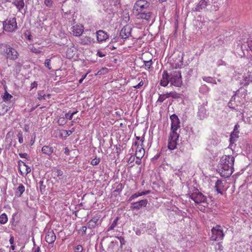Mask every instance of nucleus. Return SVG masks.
Segmentation results:
<instances>
[{
  "label": "nucleus",
  "instance_id": "obj_1",
  "mask_svg": "<svg viewBox=\"0 0 252 252\" xmlns=\"http://www.w3.org/2000/svg\"><path fill=\"white\" fill-rule=\"evenodd\" d=\"M170 119L171 121V132L168 137L167 147L169 150H173L177 147V141L179 137V133L177 131L181 126V123L176 114H172Z\"/></svg>",
  "mask_w": 252,
  "mask_h": 252
},
{
  "label": "nucleus",
  "instance_id": "obj_2",
  "mask_svg": "<svg viewBox=\"0 0 252 252\" xmlns=\"http://www.w3.org/2000/svg\"><path fill=\"white\" fill-rule=\"evenodd\" d=\"M235 158L231 156H223L218 165L217 170L220 175L224 178L230 177L233 172Z\"/></svg>",
  "mask_w": 252,
  "mask_h": 252
},
{
  "label": "nucleus",
  "instance_id": "obj_3",
  "mask_svg": "<svg viewBox=\"0 0 252 252\" xmlns=\"http://www.w3.org/2000/svg\"><path fill=\"white\" fill-rule=\"evenodd\" d=\"M0 54L7 59L13 61L16 60L19 56L18 52L15 48L6 44H0Z\"/></svg>",
  "mask_w": 252,
  "mask_h": 252
},
{
  "label": "nucleus",
  "instance_id": "obj_4",
  "mask_svg": "<svg viewBox=\"0 0 252 252\" xmlns=\"http://www.w3.org/2000/svg\"><path fill=\"white\" fill-rule=\"evenodd\" d=\"M188 195L190 198L194 201L195 203L199 204L202 203L204 206H208V202L207 197L200 192L197 189H194L192 192H189Z\"/></svg>",
  "mask_w": 252,
  "mask_h": 252
},
{
  "label": "nucleus",
  "instance_id": "obj_5",
  "mask_svg": "<svg viewBox=\"0 0 252 252\" xmlns=\"http://www.w3.org/2000/svg\"><path fill=\"white\" fill-rule=\"evenodd\" d=\"M3 28L7 32H13L17 29V25L15 17L7 18L3 22Z\"/></svg>",
  "mask_w": 252,
  "mask_h": 252
},
{
  "label": "nucleus",
  "instance_id": "obj_6",
  "mask_svg": "<svg viewBox=\"0 0 252 252\" xmlns=\"http://www.w3.org/2000/svg\"><path fill=\"white\" fill-rule=\"evenodd\" d=\"M212 236L211 239L212 241L222 240L224 236L222 228L220 225H217L213 227L212 229Z\"/></svg>",
  "mask_w": 252,
  "mask_h": 252
},
{
  "label": "nucleus",
  "instance_id": "obj_7",
  "mask_svg": "<svg viewBox=\"0 0 252 252\" xmlns=\"http://www.w3.org/2000/svg\"><path fill=\"white\" fill-rule=\"evenodd\" d=\"M170 83L174 86L180 87L182 85L181 73L180 71L172 73L170 76Z\"/></svg>",
  "mask_w": 252,
  "mask_h": 252
},
{
  "label": "nucleus",
  "instance_id": "obj_8",
  "mask_svg": "<svg viewBox=\"0 0 252 252\" xmlns=\"http://www.w3.org/2000/svg\"><path fill=\"white\" fill-rule=\"evenodd\" d=\"M150 2L146 0H138L133 5V9L135 10L137 13L144 11L150 6Z\"/></svg>",
  "mask_w": 252,
  "mask_h": 252
},
{
  "label": "nucleus",
  "instance_id": "obj_9",
  "mask_svg": "<svg viewBox=\"0 0 252 252\" xmlns=\"http://www.w3.org/2000/svg\"><path fill=\"white\" fill-rule=\"evenodd\" d=\"M71 32L75 36H79L82 35L84 32V27L81 24L73 25L71 28Z\"/></svg>",
  "mask_w": 252,
  "mask_h": 252
},
{
  "label": "nucleus",
  "instance_id": "obj_10",
  "mask_svg": "<svg viewBox=\"0 0 252 252\" xmlns=\"http://www.w3.org/2000/svg\"><path fill=\"white\" fill-rule=\"evenodd\" d=\"M133 145L136 146L135 156L138 159H141L145 155V150L142 145H139L137 142H135Z\"/></svg>",
  "mask_w": 252,
  "mask_h": 252
},
{
  "label": "nucleus",
  "instance_id": "obj_11",
  "mask_svg": "<svg viewBox=\"0 0 252 252\" xmlns=\"http://www.w3.org/2000/svg\"><path fill=\"white\" fill-rule=\"evenodd\" d=\"M183 57L182 55L178 54L177 57L173 58L172 64L175 68H180L183 65Z\"/></svg>",
  "mask_w": 252,
  "mask_h": 252
},
{
  "label": "nucleus",
  "instance_id": "obj_12",
  "mask_svg": "<svg viewBox=\"0 0 252 252\" xmlns=\"http://www.w3.org/2000/svg\"><path fill=\"white\" fill-rule=\"evenodd\" d=\"M212 0H200L197 5L195 7V10L200 11L206 8L208 6L211 5Z\"/></svg>",
  "mask_w": 252,
  "mask_h": 252
},
{
  "label": "nucleus",
  "instance_id": "obj_13",
  "mask_svg": "<svg viewBox=\"0 0 252 252\" xmlns=\"http://www.w3.org/2000/svg\"><path fill=\"white\" fill-rule=\"evenodd\" d=\"M96 39L98 42L100 43L106 41L109 37L106 32L102 30H99L96 32Z\"/></svg>",
  "mask_w": 252,
  "mask_h": 252
},
{
  "label": "nucleus",
  "instance_id": "obj_14",
  "mask_svg": "<svg viewBox=\"0 0 252 252\" xmlns=\"http://www.w3.org/2000/svg\"><path fill=\"white\" fill-rule=\"evenodd\" d=\"M131 28L129 26H124L120 31V36L123 39H126L131 36Z\"/></svg>",
  "mask_w": 252,
  "mask_h": 252
},
{
  "label": "nucleus",
  "instance_id": "obj_15",
  "mask_svg": "<svg viewBox=\"0 0 252 252\" xmlns=\"http://www.w3.org/2000/svg\"><path fill=\"white\" fill-rule=\"evenodd\" d=\"M19 170L21 175H24L25 174V175H27L28 174L31 172V169L30 167L28 166L24 161L19 160Z\"/></svg>",
  "mask_w": 252,
  "mask_h": 252
},
{
  "label": "nucleus",
  "instance_id": "obj_16",
  "mask_svg": "<svg viewBox=\"0 0 252 252\" xmlns=\"http://www.w3.org/2000/svg\"><path fill=\"white\" fill-rule=\"evenodd\" d=\"M148 203L147 199H143L131 203V209L138 210L143 207H146Z\"/></svg>",
  "mask_w": 252,
  "mask_h": 252
},
{
  "label": "nucleus",
  "instance_id": "obj_17",
  "mask_svg": "<svg viewBox=\"0 0 252 252\" xmlns=\"http://www.w3.org/2000/svg\"><path fill=\"white\" fill-rule=\"evenodd\" d=\"M153 13L151 11H143L137 13L138 18L142 20H145L147 21L151 20Z\"/></svg>",
  "mask_w": 252,
  "mask_h": 252
},
{
  "label": "nucleus",
  "instance_id": "obj_18",
  "mask_svg": "<svg viewBox=\"0 0 252 252\" xmlns=\"http://www.w3.org/2000/svg\"><path fill=\"white\" fill-rule=\"evenodd\" d=\"M45 241L49 244H53L56 239V236L53 230L49 231L46 235Z\"/></svg>",
  "mask_w": 252,
  "mask_h": 252
},
{
  "label": "nucleus",
  "instance_id": "obj_19",
  "mask_svg": "<svg viewBox=\"0 0 252 252\" xmlns=\"http://www.w3.org/2000/svg\"><path fill=\"white\" fill-rule=\"evenodd\" d=\"M207 116V110L205 106L201 105L198 107L197 117L200 120L204 119Z\"/></svg>",
  "mask_w": 252,
  "mask_h": 252
},
{
  "label": "nucleus",
  "instance_id": "obj_20",
  "mask_svg": "<svg viewBox=\"0 0 252 252\" xmlns=\"http://www.w3.org/2000/svg\"><path fill=\"white\" fill-rule=\"evenodd\" d=\"M99 220L98 216H94L91 220L88 222V228L89 229H93L98 225V221Z\"/></svg>",
  "mask_w": 252,
  "mask_h": 252
},
{
  "label": "nucleus",
  "instance_id": "obj_21",
  "mask_svg": "<svg viewBox=\"0 0 252 252\" xmlns=\"http://www.w3.org/2000/svg\"><path fill=\"white\" fill-rule=\"evenodd\" d=\"M170 82V76L167 71H164L162 74V78L160 80V84L163 87H166Z\"/></svg>",
  "mask_w": 252,
  "mask_h": 252
},
{
  "label": "nucleus",
  "instance_id": "obj_22",
  "mask_svg": "<svg viewBox=\"0 0 252 252\" xmlns=\"http://www.w3.org/2000/svg\"><path fill=\"white\" fill-rule=\"evenodd\" d=\"M225 182H223L222 181L218 180L215 184V188L217 191L222 194L223 193V189L224 187V184Z\"/></svg>",
  "mask_w": 252,
  "mask_h": 252
},
{
  "label": "nucleus",
  "instance_id": "obj_23",
  "mask_svg": "<svg viewBox=\"0 0 252 252\" xmlns=\"http://www.w3.org/2000/svg\"><path fill=\"white\" fill-rule=\"evenodd\" d=\"M252 82V74L251 73H248L243 76V81L241 83L245 86H248L250 83Z\"/></svg>",
  "mask_w": 252,
  "mask_h": 252
},
{
  "label": "nucleus",
  "instance_id": "obj_24",
  "mask_svg": "<svg viewBox=\"0 0 252 252\" xmlns=\"http://www.w3.org/2000/svg\"><path fill=\"white\" fill-rule=\"evenodd\" d=\"M12 4L16 6L19 12L21 11L25 6L24 0H13Z\"/></svg>",
  "mask_w": 252,
  "mask_h": 252
},
{
  "label": "nucleus",
  "instance_id": "obj_25",
  "mask_svg": "<svg viewBox=\"0 0 252 252\" xmlns=\"http://www.w3.org/2000/svg\"><path fill=\"white\" fill-rule=\"evenodd\" d=\"M41 151L43 154L50 156L54 152V149L50 146H44L42 148Z\"/></svg>",
  "mask_w": 252,
  "mask_h": 252
},
{
  "label": "nucleus",
  "instance_id": "obj_26",
  "mask_svg": "<svg viewBox=\"0 0 252 252\" xmlns=\"http://www.w3.org/2000/svg\"><path fill=\"white\" fill-rule=\"evenodd\" d=\"M119 219L120 218L117 217L113 220V221L111 223H110V224L108 225L107 228V232H109L111 230H113L114 229L115 227H117L118 224V221Z\"/></svg>",
  "mask_w": 252,
  "mask_h": 252
},
{
  "label": "nucleus",
  "instance_id": "obj_27",
  "mask_svg": "<svg viewBox=\"0 0 252 252\" xmlns=\"http://www.w3.org/2000/svg\"><path fill=\"white\" fill-rule=\"evenodd\" d=\"M76 53V49L74 46L68 48L66 50V57L68 59H72Z\"/></svg>",
  "mask_w": 252,
  "mask_h": 252
},
{
  "label": "nucleus",
  "instance_id": "obj_28",
  "mask_svg": "<svg viewBox=\"0 0 252 252\" xmlns=\"http://www.w3.org/2000/svg\"><path fill=\"white\" fill-rule=\"evenodd\" d=\"M25 190V186L23 184H20L15 192V195L18 197H21L22 194L24 192Z\"/></svg>",
  "mask_w": 252,
  "mask_h": 252
},
{
  "label": "nucleus",
  "instance_id": "obj_29",
  "mask_svg": "<svg viewBox=\"0 0 252 252\" xmlns=\"http://www.w3.org/2000/svg\"><path fill=\"white\" fill-rule=\"evenodd\" d=\"M236 94H234L231 98L230 101L228 103V106L230 108L232 109H236V106L237 104H236Z\"/></svg>",
  "mask_w": 252,
  "mask_h": 252
},
{
  "label": "nucleus",
  "instance_id": "obj_30",
  "mask_svg": "<svg viewBox=\"0 0 252 252\" xmlns=\"http://www.w3.org/2000/svg\"><path fill=\"white\" fill-rule=\"evenodd\" d=\"M239 131H233L230 134V141L231 143H234L238 138Z\"/></svg>",
  "mask_w": 252,
  "mask_h": 252
},
{
  "label": "nucleus",
  "instance_id": "obj_31",
  "mask_svg": "<svg viewBox=\"0 0 252 252\" xmlns=\"http://www.w3.org/2000/svg\"><path fill=\"white\" fill-rule=\"evenodd\" d=\"M52 175L54 176V178L55 177H60L63 176V171L60 169L54 168L52 170Z\"/></svg>",
  "mask_w": 252,
  "mask_h": 252
},
{
  "label": "nucleus",
  "instance_id": "obj_32",
  "mask_svg": "<svg viewBox=\"0 0 252 252\" xmlns=\"http://www.w3.org/2000/svg\"><path fill=\"white\" fill-rule=\"evenodd\" d=\"M91 42V37L89 36H85L80 39V43L82 45H86Z\"/></svg>",
  "mask_w": 252,
  "mask_h": 252
},
{
  "label": "nucleus",
  "instance_id": "obj_33",
  "mask_svg": "<svg viewBox=\"0 0 252 252\" xmlns=\"http://www.w3.org/2000/svg\"><path fill=\"white\" fill-rule=\"evenodd\" d=\"M8 221L7 216L5 213H3L0 215V223L1 224H5Z\"/></svg>",
  "mask_w": 252,
  "mask_h": 252
},
{
  "label": "nucleus",
  "instance_id": "obj_34",
  "mask_svg": "<svg viewBox=\"0 0 252 252\" xmlns=\"http://www.w3.org/2000/svg\"><path fill=\"white\" fill-rule=\"evenodd\" d=\"M7 110V107L5 104L0 103V115L5 114Z\"/></svg>",
  "mask_w": 252,
  "mask_h": 252
},
{
  "label": "nucleus",
  "instance_id": "obj_35",
  "mask_svg": "<svg viewBox=\"0 0 252 252\" xmlns=\"http://www.w3.org/2000/svg\"><path fill=\"white\" fill-rule=\"evenodd\" d=\"M203 80L205 81L206 82L209 83H213L216 84L217 82L213 78L211 77H203Z\"/></svg>",
  "mask_w": 252,
  "mask_h": 252
},
{
  "label": "nucleus",
  "instance_id": "obj_36",
  "mask_svg": "<svg viewBox=\"0 0 252 252\" xmlns=\"http://www.w3.org/2000/svg\"><path fill=\"white\" fill-rule=\"evenodd\" d=\"M13 98V96L8 93L7 92L3 95L2 98L5 102L8 101Z\"/></svg>",
  "mask_w": 252,
  "mask_h": 252
},
{
  "label": "nucleus",
  "instance_id": "obj_37",
  "mask_svg": "<svg viewBox=\"0 0 252 252\" xmlns=\"http://www.w3.org/2000/svg\"><path fill=\"white\" fill-rule=\"evenodd\" d=\"M108 72V69L106 67H102L97 72L96 75H104Z\"/></svg>",
  "mask_w": 252,
  "mask_h": 252
},
{
  "label": "nucleus",
  "instance_id": "obj_38",
  "mask_svg": "<svg viewBox=\"0 0 252 252\" xmlns=\"http://www.w3.org/2000/svg\"><path fill=\"white\" fill-rule=\"evenodd\" d=\"M37 95V98L40 100L44 99L46 98V95L43 93V91H39L38 92Z\"/></svg>",
  "mask_w": 252,
  "mask_h": 252
},
{
  "label": "nucleus",
  "instance_id": "obj_39",
  "mask_svg": "<svg viewBox=\"0 0 252 252\" xmlns=\"http://www.w3.org/2000/svg\"><path fill=\"white\" fill-rule=\"evenodd\" d=\"M100 158H95L91 160V164L93 165H96L100 162Z\"/></svg>",
  "mask_w": 252,
  "mask_h": 252
},
{
  "label": "nucleus",
  "instance_id": "obj_40",
  "mask_svg": "<svg viewBox=\"0 0 252 252\" xmlns=\"http://www.w3.org/2000/svg\"><path fill=\"white\" fill-rule=\"evenodd\" d=\"M166 98V97H165V95L162 94H159L158 99L157 101V103H162L164 101V100Z\"/></svg>",
  "mask_w": 252,
  "mask_h": 252
},
{
  "label": "nucleus",
  "instance_id": "obj_41",
  "mask_svg": "<svg viewBox=\"0 0 252 252\" xmlns=\"http://www.w3.org/2000/svg\"><path fill=\"white\" fill-rule=\"evenodd\" d=\"M17 137H18V141L21 144L23 143L24 139H23V133L22 131H19L17 135Z\"/></svg>",
  "mask_w": 252,
  "mask_h": 252
},
{
  "label": "nucleus",
  "instance_id": "obj_42",
  "mask_svg": "<svg viewBox=\"0 0 252 252\" xmlns=\"http://www.w3.org/2000/svg\"><path fill=\"white\" fill-rule=\"evenodd\" d=\"M140 196V194L139 192L135 193L133 194H132L128 199V201L129 202H131L133 199L137 198L138 197Z\"/></svg>",
  "mask_w": 252,
  "mask_h": 252
},
{
  "label": "nucleus",
  "instance_id": "obj_43",
  "mask_svg": "<svg viewBox=\"0 0 252 252\" xmlns=\"http://www.w3.org/2000/svg\"><path fill=\"white\" fill-rule=\"evenodd\" d=\"M87 227L85 226H82L80 229L78 230L79 232H81V235H84L86 234Z\"/></svg>",
  "mask_w": 252,
  "mask_h": 252
},
{
  "label": "nucleus",
  "instance_id": "obj_44",
  "mask_svg": "<svg viewBox=\"0 0 252 252\" xmlns=\"http://www.w3.org/2000/svg\"><path fill=\"white\" fill-rule=\"evenodd\" d=\"M118 239L119 240L120 242V248H122L123 245L125 244V241L122 236L117 237Z\"/></svg>",
  "mask_w": 252,
  "mask_h": 252
},
{
  "label": "nucleus",
  "instance_id": "obj_45",
  "mask_svg": "<svg viewBox=\"0 0 252 252\" xmlns=\"http://www.w3.org/2000/svg\"><path fill=\"white\" fill-rule=\"evenodd\" d=\"M123 189V186L122 184L120 183L116 186L115 191L120 192H121Z\"/></svg>",
  "mask_w": 252,
  "mask_h": 252
},
{
  "label": "nucleus",
  "instance_id": "obj_46",
  "mask_svg": "<svg viewBox=\"0 0 252 252\" xmlns=\"http://www.w3.org/2000/svg\"><path fill=\"white\" fill-rule=\"evenodd\" d=\"M44 4L48 7H51L53 4V0H44Z\"/></svg>",
  "mask_w": 252,
  "mask_h": 252
},
{
  "label": "nucleus",
  "instance_id": "obj_47",
  "mask_svg": "<svg viewBox=\"0 0 252 252\" xmlns=\"http://www.w3.org/2000/svg\"><path fill=\"white\" fill-rule=\"evenodd\" d=\"M50 62H51L50 59H46L44 63L45 66L50 70L51 69Z\"/></svg>",
  "mask_w": 252,
  "mask_h": 252
},
{
  "label": "nucleus",
  "instance_id": "obj_48",
  "mask_svg": "<svg viewBox=\"0 0 252 252\" xmlns=\"http://www.w3.org/2000/svg\"><path fill=\"white\" fill-rule=\"evenodd\" d=\"M83 250V248L81 245H78L74 248L75 252H82Z\"/></svg>",
  "mask_w": 252,
  "mask_h": 252
},
{
  "label": "nucleus",
  "instance_id": "obj_49",
  "mask_svg": "<svg viewBox=\"0 0 252 252\" xmlns=\"http://www.w3.org/2000/svg\"><path fill=\"white\" fill-rule=\"evenodd\" d=\"M171 97L173 98H179L181 97V94L176 92H172Z\"/></svg>",
  "mask_w": 252,
  "mask_h": 252
},
{
  "label": "nucleus",
  "instance_id": "obj_50",
  "mask_svg": "<svg viewBox=\"0 0 252 252\" xmlns=\"http://www.w3.org/2000/svg\"><path fill=\"white\" fill-rule=\"evenodd\" d=\"M152 63H153V62H152V60L144 62V64H145V66L147 67L148 68H150V66L152 64Z\"/></svg>",
  "mask_w": 252,
  "mask_h": 252
},
{
  "label": "nucleus",
  "instance_id": "obj_51",
  "mask_svg": "<svg viewBox=\"0 0 252 252\" xmlns=\"http://www.w3.org/2000/svg\"><path fill=\"white\" fill-rule=\"evenodd\" d=\"M118 246V244L117 242H111L109 245L108 249H113L115 246Z\"/></svg>",
  "mask_w": 252,
  "mask_h": 252
},
{
  "label": "nucleus",
  "instance_id": "obj_52",
  "mask_svg": "<svg viewBox=\"0 0 252 252\" xmlns=\"http://www.w3.org/2000/svg\"><path fill=\"white\" fill-rule=\"evenodd\" d=\"M31 51L33 52V53H36V54H39L41 52V51L38 50L37 49H36L35 47L34 46H32L31 48Z\"/></svg>",
  "mask_w": 252,
  "mask_h": 252
},
{
  "label": "nucleus",
  "instance_id": "obj_53",
  "mask_svg": "<svg viewBox=\"0 0 252 252\" xmlns=\"http://www.w3.org/2000/svg\"><path fill=\"white\" fill-rule=\"evenodd\" d=\"M72 116L71 115L70 111H69L68 113L65 114V118L66 119L71 120H72Z\"/></svg>",
  "mask_w": 252,
  "mask_h": 252
},
{
  "label": "nucleus",
  "instance_id": "obj_54",
  "mask_svg": "<svg viewBox=\"0 0 252 252\" xmlns=\"http://www.w3.org/2000/svg\"><path fill=\"white\" fill-rule=\"evenodd\" d=\"M43 181H40L39 182V184H40V187H39L40 190L42 193H43L42 190H44L45 188V186L43 185Z\"/></svg>",
  "mask_w": 252,
  "mask_h": 252
},
{
  "label": "nucleus",
  "instance_id": "obj_55",
  "mask_svg": "<svg viewBox=\"0 0 252 252\" xmlns=\"http://www.w3.org/2000/svg\"><path fill=\"white\" fill-rule=\"evenodd\" d=\"M144 84V83L142 80H141L137 85L133 86V87L135 89H139L141 87H142Z\"/></svg>",
  "mask_w": 252,
  "mask_h": 252
},
{
  "label": "nucleus",
  "instance_id": "obj_56",
  "mask_svg": "<svg viewBox=\"0 0 252 252\" xmlns=\"http://www.w3.org/2000/svg\"><path fill=\"white\" fill-rule=\"evenodd\" d=\"M19 155L20 157L21 158H25L27 159L28 157V156L27 153H19Z\"/></svg>",
  "mask_w": 252,
  "mask_h": 252
},
{
  "label": "nucleus",
  "instance_id": "obj_57",
  "mask_svg": "<svg viewBox=\"0 0 252 252\" xmlns=\"http://www.w3.org/2000/svg\"><path fill=\"white\" fill-rule=\"evenodd\" d=\"M248 44L249 47L252 52V40H251V38L249 39Z\"/></svg>",
  "mask_w": 252,
  "mask_h": 252
},
{
  "label": "nucleus",
  "instance_id": "obj_58",
  "mask_svg": "<svg viewBox=\"0 0 252 252\" xmlns=\"http://www.w3.org/2000/svg\"><path fill=\"white\" fill-rule=\"evenodd\" d=\"M37 86V83L35 81H34L33 82H32V84H31V89H34L35 88H36Z\"/></svg>",
  "mask_w": 252,
  "mask_h": 252
},
{
  "label": "nucleus",
  "instance_id": "obj_59",
  "mask_svg": "<svg viewBox=\"0 0 252 252\" xmlns=\"http://www.w3.org/2000/svg\"><path fill=\"white\" fill-rule=\"evenodd\" d=\"M74 131V129L73 130H65V136H68L71 134V133Z\"/></svg>",
  "mask_w": 252,
  "mask_h": 252
},
{
  "label": "nucleus",
  "instance_id": "obj_60",
  "mask_svg": "<svg viewBox=\"0 0 252 252\" xmlns=\"http://www.w3.org/2000/svg\"><path fill=\"white\" fill-rule=\"evenodd\" d=\"M69 153V149L67 147L65 148H64V154L66 155H68Z\"/></svg>",
  "mask_w": 252,
  "mask_h": 252
},
{
  "label": "nucleus",
  "instance_id": "obj_61",
  "mask_svg": "<svg viewBox=\"0 0 252 252\" xmlns=\"http://www.w3.org/2000/svg\"><path fill=\"white\" fill-rule=\"evenodd\" d=\"M171 93H172V92L166 93V94H163V95H165V97H166V98H168V97H170L171 96Z\"/></svg>",
  "mask_w": 252,
  "mask_h": 252
},
{
  "label": "nucleus",
  "instance_id": "obj_62",
  "mask_svg": "<svg viewBox=\"0 0 252 252\" xmlns=\"http://www.w3.org/2000/svg\"><path fill=\"white\" fill-rule=\"evenodd\" d=\"M97 55H98L99 57H103L105 56V55L101 52H98L97 53Z\"/></svg>",
  "mask_w": 252,
  "mask_h": 252
},
{
  "label": "nucleus",
  "instance_id": "obj_63",
  "mask_svg": "<svg viewBox=\"0 0 252 252\" xmlns=\"http://www.w3.org/2000/svg\"><path fill=\"white\" fill-rule=\"evenodd\" d=\"M239 127V125L237 124L235 126L233 131H238V128Z\"/></svg>",
  "mask_w": 252,
  "mask_h": 252
},
{
  "label": "nucleus",
  "instance_id": "obj_64",
  "mask_svg": "<svg viewBox=\"0 0 252 252\" xmlns=\"http://www.w3.org/2000/svg\"><path fill=\"white\" fill-rule=\"evenodd\" d=\"M33 252H39V251H40V248L39 247H37L36 249H35L34 250H33Z\"/></svg>",
  "mask_w": 252,
  "mask_h": 252
}]
</instances>
